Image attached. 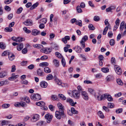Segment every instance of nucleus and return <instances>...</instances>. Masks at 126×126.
Listing matches in <instances>:
<instances>
[{
    "label": "nucleus",
    "mask_w": 126,
    "mask_h": 126,
    "mask_svg": "<svg viewBox=\"0 0 126 126\" xmlns=\"http://www.w3.org/2000/svg\"><path fill=\"white\" fill-rule=\"evenodd\" d=\"M31 99L34 100L38 101L41 99L40 95L38 94H33L31 95Z\"/></svg>",
    "instance_id": "nucleus-1"
},
{
    "label": "nucleus",
    "mask_w": 126,
    "mask_h": 126,
    "mask_svg": "<svg viewBox=\"0 0 126 126\" xmlns=\"http://www.w3.org/2000/svg\"><path fill=\"white\" fill-rule=\"evenodd\" d=\"M96 99L98 101H101L104 99L106 97V94L101 95L100 94L98 93H96L95 96H94Z\"/></svg>",
    "instance_id": "nucleus-2"
},
{
    "label": "nucleus",
    "mask_w": 126,
    "mask_h": 126,
    "mask_svg": "<svg viewBox=\"0 0 126 126\" xmlns=\"http://www.w3.org/2000/svg\"><path fill=\"white\" fill-rule=\"evenodd\" d=\"M72 96L73 97L76 99H78L79 98L80 94L79 92L78 91L76 90H73L72 92Z\"/></svg>",
    "instance_id": "nucleus-3"
},
{
    "label": "nucleus",
    "mask_w": 126,
    "mask_h": 126,
    "mask_svg": "<svg viewBox=\"0 0 126 126\" xmlns=\"http://www.w3.org/2000/svg\"><path fill=\"white\" fill-rule=\"evenodd\" d=\"M114 67L116 73L118 75H121L122 74V71L120 67L117 65H115Z\"/></svg>",
    "instance_id": "nucleus-4"
},
{
    "label": "nucleus",
    "mask_w": 126,
    "mask_h": 126,
    "mask_svg": "<svg viewBox=\"0 0 126 126\" xmlns=\"http://www.w3.org/2000/svg\"><path fill=\"white\" fill-rule=\"evenodd\" d=\"M81 95L83 99L85 100H88L89 99V97L87 93L85 91L82 92Z\"/></svg>",
    "instance_id": "nucleus-5"
},
{
    "label": "nucleus",
    "mask_w": 126,
    "mask_h": 126,
    "mask_svg": "<svg viewBox=\"0 0 126 126\" xmlns=\"http://www.w3.org/2000/svg\"><path fill=\"white\" fill-rule=\"evenodd\" d=\"M53 116L49 113L47 114L45 116V118L47 119V122L49 123L52 120Z\"/></svg>",
    "instance_id": "nucleus-6"
},
{
    "label": "nucleus",
    "mask_w": 126,
    "mask_h": 126,
    "mask_svg": "<svg viewBox=\"0 0 126 126\" xmlns=\"http://www.w3.org/2000/svg\"><path fill=\"white\" fill-rule=\"evenodd\" d=\"M57 106L59 109V111H61V114L62 116H64V114L63 111V106H62V104L60 103H59L58 104Z\"/></svg>",
    "instance_id": "nucleus-7"
},
{
    "label": "nucleus",
    "mask_w": 126,
    "mask_h": 126,
    "mask_svg": "<svg viewBox=\"0 0 126 126\" xmlns=\"http://www.w3.org/2000/svg\"><path fill=\"white\" fill-rule=\"evenodd\" d=\"M52 48H45L43 49H41V51L46 54L49 53L52 51Z\"/></svg>",
    "instance_id": "nucleus-8"
},
{
    "label": "nucleus",
    "mask_w": 126,
    "mask_h": 126,
    "mask_svg": "<svg viewBox=\"0 0 126 126\" xmlns=\"http://www.w3.org/2000/svg\"><path fill=\"white\" fill-rule=\"evenodd\" d=\"M39 116L38 114H34L32 115L31 121H36L39 120Z\"/></svg>",
    "instance_id": "nucleus-9"
},
{
    "label": "nucleus",
    "mask_w": 126,
    "mask_h": 126,
    "mask_svg": "<svg viewBox=\"0 0 126 126\" xmlns=\"http://www.w3.org/2000/svg\"><path fill=\"white\" fill-rule=\"evenodd\" d=\"M66 101L67 102H69L70 105L72 106H74L75 105L77 104L76 102H74L73 100L70 98H67Z\"/></svg>",
    "instance_id": "nucleus-10"
},
{
    "label": "nucleus",
    "mask_w": 126,
    "mask_h": 126,
    "mask_svg": "<svg viewBox=\"0 0 126 126\" xmlns=\"http://www.w3.org/2000/svg\"><path fill=\"white\" fill-rule=\"evenodd\" d=\"M7 72L6 71H2L0 73V78H3L7 76Z\"/></svg>",
    "instance_id": "nucleus-11"
},
{
    "label": "nucleus",
    "mask_w": 126,
    "mask_h": 126,
    "mask_svg": "<svg viewBox=\"0 0 126 126\" xmlns=\"http://www.w3.org/2000/svg\"><path fill=\"white\" fill-rule=\"evenodd\" d=\"M40 86L43 88H46L48 84L47 82L45 81H42L40 82Z\"/></svg>",
    "instance_id": "nucleus-12"
},
{
    "label": "nucleus",
    "mask_w": 126,
    "mask_h": 126,
    "mask_svg": "<svg viewBox=\"0 0 126 126\" xmlns=\"http://www.w3.org/2000/svg\"><path fill=\"white\" fill-rule=\"evenodd\" d=\"M70 39L69 36H66L62 39V40L64 43L66 44L67 43V41L69 40Z\"/></svg>",
    "instance_id": "nucleus-13"
},
{
    "label": "nucleus",
    "mask_w": 126,
    "mask_h": 126,
    "mask_svg": "<svg viewBox=\"0 0 126 126\" xmlns=\"http://www.w3.org/2000/svg\"><path fill=\"white\" fill-rule=\"evenodd\" d=\"M40 33V31H38L36 29H34L32 30V35L36 36L38 35Z\"/></svg>",
    "instance_id": "nucleus-14"
},
{
    "label": "nucleus",
    "mask_w": 126,
    "mask_h": 126,
    "mask_svg": "<svg viewBox=\"0 0 126 126\" xmlns=\"http://www.w3.org/2000/svg\"><path fill=\"white\" fill-rule=\"evenodd\" d=\"M62 115L61 114V111H56L55 113V116L58 119L60 120L61 119Z\"/></svg>",
    "instance_id": "nucleus-15"
},
{
    "label": "nucleus",
    "mask_w": 126,
    "mask_h": 126,
    "mask_svg": "<svg viewBox=\"0 0 126 126\" xmlns=\"http://www.w3.org/2000/svg\"><path fill=\"white\" fill-rule=\"evenodd\" d=\"M27 26H31L32 25V22L31 20L29 19H27L26 21L23 23Z\"/></svg>",
    "instance_id": "nucleus-16"
},
{
    "label": "nucleus",
    "mask_w": 126,
    "mask_h": 126,
    "mask_svg": "<svg viewBox=\"0 0 126 126\" xmlns=\"http://www.w3.org/2000/svg\"><path fill=\"white\" fill-rule=\"evenodd\" d=\"M9 83L8 81L7 80L1 81H0V86L7 84Z\"/></svg>",
    "instance_id": "nucleus-17"
},
{
    "label": "nucleus",
    "mask_w": 126,
    "mask_h": 126,
    "mask_svg": "<svg viewBox=\"0 0 126 126\" xmlns=\"http://www.w3.org/2000/svg\"><path fill=\"white\" fill-rule=\"evenodd\" d=\"M74 49L77 52L79 53L81 52L82 50V48L79 46H77L74 48Z\"/></svg>",
    "instance_id": "nucleus-18"
},
{
    "label": "nucleus",
    "mask_w": 126,
    "mask_h": 126,
    "mask_svg": "<svg viewBox=\"0 0 126 126\" xmlns=\"http://www.w3.org/2000/svg\"><path fill=\"white\" fill-rule=\"evenodd\" d=\"M88 91L91 94L93 95L94 96H95L96 93H95L94 90L91 88H89L88 89Z\"/></svg>",
    "instance_id": "nucleus-19"
},
{
    "label": "nucleus",
    "mask_w": 126,
    "mask_h": 126,
    "mask_svg": "<svg viewBox=\"0 0 126 126\" xmlns=\"http://www.w3.org/2000/svg\"><path fill=\"white\" fill-rule=\"evenodd\" d=\"M8 56L9 59L10 61L13 60L15 58V55L12 53H10Z\"/></svg>",
    "instance_id": "nucleus-20"
},
{
    "label": "nucleus",
    "mask_w": 126,
    "mask_h": 126,
    "mask_svg": "<svg viewBox=\"0 0 126 126\" xmlns=\"http://www.w3.org/2000/svg\"><path fill=\"white\" fill-rule=\"evenodd\" d=\"M53 79V77L52 74H49L47 75L46 77V80H49Z\"/></svg>",
    "instance_id": "nucleus-21"
},
{
    "label": "nucleus",
    "mask_w": 126,
    "mask_h": 126,
    "mask_svg": "<svg viewBox=\"0 0 126 126\" xmlns=\"http://www.w3.org/2000/svg\"><path fill=\"white\" fill-rule=\"evenodd\" d=\"M13 75H15L14 73H13L12 74V76L11 77H9L8 78V79L10 80H12L13 79H15L18 77V75H16L15 76H13Z\"/></svg>",
    "instance_id": "nucleus-22"
},
{
    "label": "nucleus",
    "mask_w": 126,
    "mask_h": 126,
    "mask_svg": "<svg viewBox=\"0 0 126 126\" xmlns=\"http://www.w3.org/2000/svg\"><path fill=\"white\" fill-rule=\"evenodd\" d=\"M36 105L38 106H43L45 105V103L44 102L41 101L36 102Z\"/></svg>",
    "instance_id": "nucleus-23"
},
{
    "label": "nucleus",
    "mask_w": 126,
    "mask_h": 126,
    "mask_svg": "<svg viewBox=\"0 0 126 126\" xmlns=\"http://www.w3.org/2000/svg\"><path fill=\"white\" fill-rule=\"evenodd\" d=\"M23 45L22 43H20L19 45L17 46V50L18 51L21 50L23 48Z\"/></svg>",
    "instance_id": "nucleus-24"
},
{
    "label": "nucleus",
    "mask_w": 126,
    "mask_h": 126,
    "mask_svg": "<svg viewBox=\"0 0 126 126\" xmlns=\"http://www.w3.org/2000/svg\"><path fill=\"white\" fill-rule=\"evenodd\" d=\"M107 97V99L108 101H113V99L111 96L109 94H106V97Z\"/></svg>",
    "instance_id": "nucleus-25"
},
{
    "label": "nucleus",
    "mask_w": 126,
    "mask_h": 126,
    "mask_svg": "<svg viewBox=\"0 0 126 126\" xmlns=\"http://www.w3.org/2000/svg\"><path fill=\"white\" fill-rule=\"evenodd\" d=\"M113 79V76L112 75H109L106 78V81L109 82L110 81Z\"/></svg>",
    "instance_id": "nucleus-26"
},
{
    "label": "nucleus",
    "mask_w": 126,
    "mask_h": 126,
    "mask_svg": "<svg viewBox=\"0 0 126 126\" xmlns=\"http://www.w3.org/2000/svg\"><path fill=\"white\" fill-rule=\"evenodd\" d=\"M37 74L39 76H41L43 75V72L40 68H39L37 70Z\"/></svg>",
    "instance_id": "nucleus-27"
},
{
    "label": "nucleus",
    "mask_w": 126,
    "mask_h": 126,
    "mask_svg": "<svg viewBox=\"0 0 126 126\" xmlns=\"http://www.w3.org/2000/svg\"><path fill=\"white\" fill-rule=\"evenodd\" d=\"M125 22L124 21H123L121 23L120 28V30L121 31L123 30L124 28V26L125 25Z\"/></svg>",
    "instance_id": "nucleus-28"
},
{
    "label": "nucleus",
    "mask_w": 126,
    "mask_h": 126,
    "mask_svg": "<svg viewBox=\"0 0 126 126\" xmlns=\"http://www.w3.org/2000/svg\"><path fill=\"white\" fill-rule=\"evenodd\" d=\"M39 5V3L37 2L33 4L30 8L31 10H32L37 7Z\"/></svg>",
    "instance_id": "nucleus-29"
},
{
    "label": "nucleus",
    "mask_w": 126,
    "mask_h": 126,
    "mask_svg": "<svg viewBox=\"0 0 126 126\" xmlns=\"http://www.w3.org/2000/svg\"><path fill=\"white\" fill-rule=\"evenodd\" d=\"M102 71L105 73H107L109 72V69L108 68L103 67L101 69Z\"/></svg>",
    "instance_id": "nucleus-30"
},
{
    "label": "nucleus",
    "mask_w": 126,
    "mask_h": 126,
    "mask_svg": "<svg viewBox=\"0 0 126 126\" xmlns=\"http://www.w3.org/2000/svg\"><path fill=\"white\" fill-rule=\"evenodd\" d=\"M98 114L99 117L101 118H104L105 116L102 112L101 111H99L98 112Z\"/></svg>",
    "instance_id": "nucleus-31"
},
{
    "label": "nucleus",
    "mask_w": 126,
    "mask_h": 126,
    "mask_svg": "<svg viewBox=\"0 0 126 126\" xmlns=\"http://www.w3.org/2000/svg\"><path fill=\"white\" fill-rule=\"evenodd\" d=\"M13 31L12 29L10 27H7L5 28L4 31L6 32H10Z\"/></svg>",
    "instance_id": "nucleus-32"
},
{
    "label": "nucleus",
    "mask_w": 126,
    "mask_h": 126,
    "mask_svg": "<svg viewBox=\"0 0 126 126\" xmlns=\"http://www.w3.org/2000/svg\"><path fill=\"white\" fill-rule=\"evenodd\" d=\"M33 47L35 48H42L43 47L42 45L39 44H36L33 45Z\"/></svg>",
    "instance_id": "nucleus-33"
},
{
    "label": "nucleus",
    "mask_w": 126,
    "mask_h": 126,
    "mask_svg": "<svg viewBox=\"0 0 126 126\" xmlns=\"http://www.w3.org/2000/svg\"><path fill=\"white\" fill-rule=\"evenodd\" d=\"M71 110L72 114H77L78 113V111L76 110L74 108H71Z\"/></svg>",
    "instance_id": "nucleus-34"
},
{
    "label": "nucleus",
    "mask_w": 126,
    "mask_h": 126,
    "mask_svg": "<svg viewBox=\"0 0 126 126\" xmlns=\"http://www.w3.org/2000/svg\"><path fill=\"white\" fill-rule=\"evenodd\" d=\"M58 96L62 100H65L66 99V97L62 94H59Z\"/></svg>",
    "instance_id": "nucleus-35"
},
{
    "label": "nucleus",
    "mask_w": 126,
    "mask_h": 126,
    "mask_svg": "<svg viewBox=\"0 0 126 126\" xmlns=\"http://www.w3.org/2000/svg\"><path fill=\"white\" fill-rule=\"evenodd\" d=\"M77 12L79 13H80L82 12V11L79 6H77L76 7Z\"/></svg>",
    "instance_id": "nucleus-36"
},
{
    "label": "nucleus",
    "mask_w": 126,
    "mask_h": 126,
    "mask_svg": "<svg viewBox=\"0 0 126 126\" xmlns=\"http://www.w3.org/2000/svg\"><path fill=\"white\" fill-rule=\"evenodd\" d=\"M44 71L47 73H49L51 72V70L48 67H46L44 68Z\"/></svg>",
    "instance_id": "nucleus-37"
},
{
    "label": "nucleus",
    "mask_w": 126,
    "mask_h": 126,
    "mask_svg": "<svg viewBox=\"0 0 126 126\" xmlns=\"http://www.w3.org/2000/svg\"><path fill=\"white\" fill-rule=\"evenodd\" d=\"M48 63L47 62H44L42 63H40L39 65L41 66H48Z\"/></svg>",
    "instance_id": "nucleus-38"
},
{
    "label": "nucleus",
    "mask_w": 126,
    "mask_h": 126,
    "mask_svg": "<svg viewBox=\"0 0 126 126\" xmlns=\"http://www.w3.org/2000/svg\"><path fill=\"white\" fill-rule=\"evenodd\" d=\"M53 62L56 66H59V62L58 60L55 59L53 60Z\"/></svg>",
    "instance_id": "nucleus-39"
},
{
    "label": "nucleus",
    "mask_w": 126,
    "mask_h": 126,
    "mask_svg": "<svg viewBox=\"0 0 126 126\" xmlns=\"http://www.w3.org/2000/svg\"><path fill=\"white\" fill-rule=\"evenodd\" d=\"M9 104H4L2 106V107L3 109H6L8 108L10 106Z\"/></svg>",
    "instance_id": "nucleus-40"
},
{
    "label": "nucleus",
    "mask_w": 126,
    "mask_h": 126,
    "mask_svg": "<svg viewBox=\"0 0 126 126\" xmlns=\"http://www.w3.org/2000/svg\"><path fill=\"white\" fill-rule=\"evenodd\" d=\"M105 25H107V26H108V28L109 29H111V27L110 26V24L108 21V19H106L105 21Z\"/></svg>",
    "instance_id": "nucleus-41"
},
{
    "label": "nucleus",
    "mask_w": 126,
    "mask_h": 126,
    "mask_svg": "<svg viewBox=\"0 0 126 126\" xmlns=\"http://www.w3.org/2000/svg\"><path fill=\"white\" fill-rule=\"evenodd\" d=\"M76 25H78L80 27H81L82 26V21L81 20H79L76 21Z\"/></svg>",
    "instance_id": "nucleus-42"
},
{
    "label": "nucleus",
    "mask_w": 126,
    "mask_h": 126,
    "mask_svg": "<svg viewBox=\"0 0 126 126\" xmlns=\"http://www.w3.org/2000/svg\"><path fill=\"white\" fill-rule=\"evenodd\" d=\"M114 105L113 103H109L108 104V108H113Z\"/></svg>",
    "instance_id": "nucleus-43"
},
{
    "label": "nucleus",
    "mask_w": 126,
    "mask_h": 126,
    "mask_svg": "<svg viewBox=\"0 0 126 126\" xmlns=\"http://www.w3.org/2000/svg\"><path fill=\"white\" fill-rule=\"evenodd\" d=\"M23 29L25 32L27 33H30L31 32V31L30 30L28 29L26 27H24L23 28Z\"/></svg>",
    "instance_id": "nucleus-44"
},
{
    "label": "nucleus",
    "mask_w": 126,
    "mask_h": 126,
    "mask_svg": "<svg viewBox=\"0 0 126 126\" xmlns=\"http://www.w3.org/2000/svg\"><path fill=\"white\" fill-rule=\"evenodd\" d=\"M61 63L63 66L64 67L66 65V62L65 60L63 58L62 59Z\"/></svg>",
    "instance_id": "nucleus-45"
},
{
    "label": "nucleus",
    "mask_w": 126,
    "mask_h": 126,
    "mask_svg": "<svg viewBox=\"0 0 126 126\" xmlns=\"http://www.w3.org/2000/svg\"><path fill=\"white\" fill-rule=\"evenodd\" d=\"M88 28L91 30H94L95 29V28L94 26L93 25L91 24H90L88 25Z\"/></svg>",
    "instance_id": "nucleus-46"
},
{
    "label": "nucleus",
    "mask_w": 126,
    "mask_h": 126,
    "mask_svg": "<svg viewBox=\"0 0 126 126\" xmlns=\"http://www.w3.org/2000/svg\"><path fill=\"white\" fill-rule=\"evenodd\" d=\"M55 54L56 56L60 58H62V56L61 54L59 52H56L55 53Z\"/></svg>",
    "instance_id": "nucleus-47"
},
{
    "label": "nucleus",
    "mask_w": 126,
    "mask_h": 126,
    "mask_svg": "<svg viewBox=\"0 0 126 126\" xmlns=\"http://www.w3.org/2000/svg\"><path fill=\"white\" fill-rule=\"evenodd\" d=\"M117 82L118 84L120 85H122L123 84L121 80L119 79H117Z\"/></svg>",
    "instance_id": "nucleus-48"
},
{
    "label": "nucleus",
    "mask_w": 126,
    "mask_h": 126,
    "mask_svg": "<svg viewBox=\"0 0 126 126\" xmlns=\"http://www.w3.org/2000/svg\"><path fill=\"white\" fill-rule=\"evenodd\" d=\"M123 109L122 108H120L116 110L115 112L117 114H119L122 113L123 111Z\"/></svg>",
    "instance_id": "nucleus-49"
},
{
    "label": "nucleus",
    "mask_w": 126,
    "mask_h": 126,
    "mask_svg": "<svg viewBox=\"0 0 126 126\" xmlns=\"http://www.w3.org/2000/svg\"><path fill=\"white\" fill-rule=\"evenodd\" d=\"M88 40V37L87 35H85L82 38L81 41L85 42Z\"/></svg>",
    "instance_id": "nucleus-50"
},
{
    "label": "nucleus",
    "mask_w": 126,
    "mask_h": 126,
    "mask_svg": "<svg viewBox=\"0 0 126 126\" xmlns=\"http://www.w3.org/2000/svg\"><path fill=\"white\" fill-rule=\"evenodd\" d=\"M0 47L2 49H4L6 47L5 45L3 44L2 42H0Z\"/></svg>",
    "instance_id": "nucleus-51"
},
{
    "label": "nucleus",
    "mask_w": 126,
    "mask_h": 126,
    "mask_svg": "<svg viewBox=\"0 0 126 126\" xmlns=\"http://www.w3.org/2000/svg\"><path fill=\"white\" fill-rule=\"evenodd\" d=\"M108 26H106L105 28L104 29L103 32V35H105L107 33V32L108 30Z\"/></svg>",
    "instance_id": "nucleus-52"
},
{
    "label": "nucleus",
    "mask_w": 126,
    "mask_h": 126,
    "mask_svg": "<svg viewBox=\"0 0 126 126\" xmlns=\"http://www.w3.org/2000/svg\"><path fill=\"white\" fill-rule=\"evenodd\" d=\"M55 80L56 83L58 85H60L62 84V82L58 79H56Z\"/></svg>",
    "instance_id": "nucleus-53"
},
{
    "label": "nucleus",
    "mask_w": 126,
    "mask_h": 126,
    "mask_svg": "<svg viewBox=\"0 0 126 126\" xmlns=\"http://www.w3.org/2000/svg\"><path fill=\"white\" fill-rule=\"evenodd\" d=\"M10 53L7 51H4L2 54V56H5L8 55Z\"/></svg>",
    "instance_id": "nucleus-54"
},
{
    "label": "nucleus",
    "mask_w": 126,
    "mask_h": 126,
    "mask_svg": "<svg viewBox=\"0 0 126 126\" xmlns=\"http://www.w3.org/2000/svg\"><path fill=\"white\" fill-rule=\"evenodd\" d=\"M111 61L112 64H115V58L114 57H112L111 59Z\"/></svg>",
    "instance_id": "nucleus-55"
},
{
    "label": "nucleus",
    "mask_w": 126,
    "mask_h": 126,
    "mask_svg": "<svg viewBox=\"0 0 126 126\" xmlns=\"http://www.w3.org/2000/svg\"><path fill=\"white\" fill-rule=\"evenodd\" d=\"M77 89L79 92H82L83 90L82 89L80 85H79L77 87Z\"/></svg>",
    "instance_id": "nucleus-56"
},
{
    "label": "nucleus",
    "mask_w": 126,
    "mask_h": 126,
    "mask_svg": "<svg viewBox=\"0 0 126 126\" xmlns=\"http://www.w3.org/2000/svg\"><path fill=\"white\" fill-rule=\"evenodd\" d=\"M110 44L111 46L115 44L114 40L113 39H112L110 40Z\"/></svg>",
    "instance_id": "nucleus-57"
},
{
    "label": "nucleus",
    "mask_w": 126,
    "mask_h": 126,
    "mask_svg": "<svg viewBox=\"0 0 126 126\" xmlns=\"http://www.w3.org/2000/svg\"><path fill=\"white\" fill-rule=\"evenodd\" d=\"M34 65L33 64H31L28 66V68L30 70H32L34 68Z\"/></svg>",
    "instance_id": "nucleus-58"
},
{
    "label": "nucleus",
    "mask_w": 126,
    "mask_h": 126,
    "mask_svg": "<svg viewBox=\"0 0 126 126\" xmlns=\"http://www.w3.org/2000/svg\"><path fill=\"white\" fill-rule=\"evenodd\" d=\"M100 18L99 16H96L94 17V20L96 21H97L99 20Z\"/></svg>",
    "instance_id": "nucleus-59"
},
{
    "label": "nucleus",
    "mask_w": 126,
    "mask_h": 126,
    "mask_svg": "<svg viewBox=\"0 0 126 126\" xmlns=\"http://www.w3.org/2000/svg\"><path fill=\"white\" fill-rule=\"evenodd\" d=\"M80 43L81 47H82L83 48H84L85 47V42L81 41H80Z\"/></svg>",
    "instance_id": "nucleus-60"
},
{
    "label": "nucleus",
    "mask_w": 126,
    "mask_h": 126,
    "mask_svg": "<svg viewBox=\"0 0 126 126\" xmlns=\"http://www.w3.org/2000/svg\"><path fill=\"white\" fill-rule=\"evenodd\" d=\"M44 122L43 121H40L38 122L37 124V126H42Z\"/></svg>",
    "instance_id": "nucleus-61"
},
{
    "label": "nucleus",
    "mask_w": 126,
    "mask_h": 126,
    "mask_svg": "<svg viewBox=\"0 0 126 126\" xmlns=\"http://www.w3.org/2000/svg\"><path fill=\"white\" fill-rule=\"evenodd\" d=\"M28 81L25 79L21 81V83L27 85L28 83Z\"/></svg>",
    "instance_id": "nucleus-62"
},
{
    "label": "nucleus",
    "mask_w": 126,
    "mask_h": 126,
    "mask_svg": "<svg viewBox=\"0 0 126 126\" xmlns=\"http://www.w3.org/2000/svg\"><path fill=\"white\" fill-rule=\"evenodd\" d=\"M88 3L89 5L91 7L93 8L95 7L93 3L91 1H89Z\"/></svg>",
    "instance_id": "nucleus-63"
},
{
    "label": "nucleus",
    "mask_w": 126,
    "mask_h": 126,
    "mask_svg": "<svg viewBox=\"0 0 126 126\" xmlns=\"http://www.w3.org/2000/svg\"><path fill=\"white\" fill-rule=\"evenodd\" d=\"M23 38L22 37L20 38L19 37H18L17 38V41H16V42H21L23 41Z\"/></svg>",
    "instance_id": "nucleus-64"
}]
</instances>
